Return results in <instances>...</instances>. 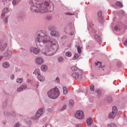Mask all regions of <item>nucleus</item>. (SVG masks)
Listing matches in <instances>:
<instances>
[{
    "mask_svg": "<svg viewBox=\"0 0 127 127\" xmlns=\"http://www.w3.org/2000/svg\"><path fill=\"white\" fill-rule=\"evenodd\" d=\"M12 54V52L10 51H7V53H5L4 58L6 60H7L9 58V56Z\"/></svg>",
    "mask_w": 127,
    "mask_h": 127,
    "instance_id": "nucleus-14",
    "label": "nucleus"
},
{
    "mask_svg": "<svg viewBox=\"0 0 127 127\" xmlns=\"http://www.w3.org/2000/svg\"><path fill=\"white\" fill-rule=\"evenodd\" d=\"M23 81V78H17L16 80L17 83H18L19 84H21L22 82Z\"/></svg>",
    "mask_w": 127,
    "mask_h": 127,
    "instance_id": "nucleus-27",
    "label": "nucleus"
},
{
    "mask_svg": "<svg viewBox=\"0 0 127 127\" xmlns=\"http://www.w3.org/2000/svg\"><path fill=\"white\" fill-rule=\"evenodd\" d=\"M7 46V43H5L3 45H0V51L3 52L4 51V49L6 48Z\"/></svg>",
    "mask_w": 127,
    "mask_h": 127,
    "instance_id": "nucleus-16",
    "label": "nucleus"
},
{
    "mask_svg": "<svg viewBox=\"0 0 127 127\" xmlns=\"http://www.w3.org/2000/svg\"><path fill=\"white\" fill-rule=\"evenodd\" d=\"M2 58H3V57L2 56H0V61H1V59H2Z\"/></svg>",
    "mask_w": 127,
    "mask_h": 127,
    "instance_id": "nucleus-54",
    "label": "nucleus"
},
{
    "mask_svg": "<svg viewBox=\"0 0 127 127\" xmlns=\"http://www.w3.org/2000/svg\"><path fill=\"white\" fill-rule=\"evenodd\" d=\"M114 30L116 31H119L120 30V28H119V27H118V26H116L115 27H114Z\"/></svg>",
    "mask_w": 127,
    "mask_h": 127,
    "instance_id": "nucleus-41",
    "label": "nucleus"
},
{
    "mask_svg": "<svg viewBox=\"0 0 127 127\" xmlns=\"http://www.w3.org/2000/svg\"><path fill=\"white\" fill-rule=\"evenodd\" d=\"M66 36H63V37H62V39H66Z\"/></svg>",
    "mask_w": 127,
    "mask_h": 127,
    "instance_id": "nucleus-49",
    "label": "nucleus"
},
{
    "mask_svg": "<svg viewBox=\"0 0 127 127\" xmlns=\"http://www.w3.org/2000/svg\"><path fill=\"white\" fill-rule=\"evenodd\" d=\"M27 83H29V82H30V80L28 79V80H27Z\"/></svg>",
    "mask_w": 127,
    "mask_h": 127,
    "instance_id": "nucleus-56",
    "label": "nucleus"
},
{
    "mask_svg": "<svg viewBox=\"0 0 127 127\" xmlns=\"http://www.w3.org/2000/svg\"><path fill=\"white\" fill-rule=\"evenodd\" d=\"M35 43L39 47H46V49L41 51V53L46 56H52L59 49L57 41L51 37L45 30L38 31L35 36Z\"/></svg>",
    "mask_w": 127,
    "mask_h": 127,
    "instance_id": "nucleus-1",
    "label": "nucleus"
},
{
    "mask_svg": "<svg viewBox=\"0 0 127 127\" xmlns=\"http://www.w3.org/2000/svg\"><path fill=\"white\" fill-rule=\"evenodd\" d=\"M9 0V1H11L12 0Z\"/></svg>",
    "mask_w": 127,
    "mask_h": 127,
    "instance_id": "nucleus-59",
    "label": "nucleus"
},
{
    "mask_svg": "<svg viewBox=\"0 0 127 127\" xmlns=\"http://www.w3.org/2000/svg\"><path fill=\"white\" fill-rule=\"evenodd\" d=\"M74 100H71L69 101V107H73L74 106Z\"/></svg>",
    "mask_w": 127,
    "mask_h": 127,
    "instance_id": "nucleus-26",
    "label": "nucleus"
},
{
    "mask_svg": "<svg viewBox=\"0 0 127 127\" xmlns=\"http://www.w3.org/2000/svg\"><path fill=\"white\" fill-rule=\"evenodd\" d=\"M70 35H71V36L74 35V32L73 31H71L70 32Z\"/></svg>",
    "mask_w": 127,
    "mask_h": 127,
    "instance_id": "nucleus-51",
    "label": "nucleus"
},
{
    "mask_svg": "<svg viewBox=\"0 0 127 127\" xmlns=\"http://www.w3.org/2000/svg\"><path fill=\"white\" fill-rule=\"evenodd\" d=\"M20 126V124L19 123H16L14 125V127H19Z\"/></svg>",
    "mask_w": 127,
    "mask_h": 127,
    "instance_id": "nucleus-42",
    "label": "nucleus"
},
{
    "mask_svg": "<svg viewBox=\"0 0 127 127\" xmlns=\"http://www.w3.org/2000/svg\"><path fill=\"white\" fill-rule=\"evenodd\" d=\"M117 65L118 66V67H121L122 66V63L120 62H118L117 63Z\"/></svg>",
    "mask_w": 127,
    "mask_h": 127,
    "instance_id": "nucleus-40",
    "label": "nucleus"
},
{
    "mask_svg": "<svg viewBox=\"0 0 127 127\" xmlns=\"http://www.w3.org/2000/svg\"><path fill=\"white\" fill-rule=\"evenodd\" d=\"M66 30H67V28H64L65 32H66V33H68V32Z\"/></svg>",
    "mask_w": 127,
    "mask_h": 127,
    "instance_id": "nucleus-53",
    "label": "nucleus"
},
{
    "mask_svg": "<svg viewBox=\"0 0 127 127\" xmlns=\"http://www.w3.org/2000/svg\"><path fill=\"white\" fill-rule=\"evenodd\" d=\"M64 61V58L62 56H60L58 58V62L59 63H62Z\"/></svg>",
    "mask_w": 127,
    "mask_h": 127,
    "instance_id": "nucleus-21",
    "label": "nucleus"
},
{
    "mask_svg": "<svg viewBox=\"0 0 127 127\" xmlns=\"http://www.w3.org/2000/svg\"><path fill=\"white\" fill-rule=\"evenodd\" d=\"M48 29L50 32H53L56 30V28L55 27H54V26H50L48 28Z\"/></svg>",
    "mask_w": 127,
    "mask_h": 127,
    "instance_id": "nucleus-20",
    "label": "nucleus"
},
{
    "mask_svg": "<svg viewBox=\"0 0 127 127\" xmlns=\"http://www.w3.org/2000/svg\"><path fill=\"white\" fill-rule=\"evenodd\" d=\"M76 127H80V126L78 125H77Z\"/></svg>",
    "mask_w": 127,
    "mask_h": 127,
    "instance_id": "nucleus-57",
    "label": "nucleus"
},
{
    "mask_svg": "<svg viewBox=\"0 0 127 127\" xmlns=\"http://www.w3.org/2000/svg\"><path fill=\"white\" fill-rule=\"evenodd\" d=\"M6 101H4L2 104V109H4L6 107Z\"/></svg>",
    "mask_w": 127,
    "mask_h": 127,
    "instance_id": "nucleus-29",
    "label": "nucleus"
},
{
    "mask_svg": "<svg viewBox=\"0 0 127 127\" xmlns=\"http://www.w3.org/2000/svg\"><path fill=\"white\" fill-rule=\"evenodd\" d=\"M17 0H13L12 1V4L13 5H15V4H16V1Z\"/></svg>",
    "mask_w": 127,
    "mask_h": 127,
    "instance_id": "nucleus-43",
    "label": "nucleus"
},
{
    "mask_svg": "<svg viewBox=\"0 0 127 127\" xmlns=\"http://www.w3.org/2000/svg\"><path fill=\"white\" fill-rule=\"evenodd\" d=\"M2 66L3 67V68H8V67H9L10 64H9V63L7 62H3L2 63Z\"/></svg>",
    "mask_w": 127,
    "mask_h": 127,
    "instance_id": "nucleus-19",
    "label": "nucleus"
},
{
    "mask_svg": "<svg viewBox=\"0 0 127 127\" xmlns=\"http://www.w3.org/2000/svg\"><path fill=\"white\" fill-rule=\"evenodd\" d=\"M97 96L98 97H100V96H101V93H100V91H98L97 92Z\"/></svg>",
    "mask_w": 127,
    "mask_h": 127,
    "instance_id": "nucleus-47",
    "label": "nucleus"
},
{
    "mask_svg": "<svg viewBox=\"0 0 127 127\" xmlns=\"http://www.w3.org/2000/svg\"><path fill=\"white\" fill-rule=\"evenodd\" d=\"M37 78L38 79L39 81H40V82H44L45 80V77L41 75V74L38 75Z\"/></svg>",
    "mask_w": 127,
    "mask_h": 127,
    "instance_id": "nucleus-17",
    "label": "nucleus"
},
{
    "mask_svg": "<svg viewBox=\"0 0 127 127\" xmlns=\"http://www.w3.org/2000/svg\"><path fill=\"white\" fill-rule=\"evenodd\" d=\"M38 86H39L38 84H37V87H38Z\"/></svg>",
    "mask_w": 127,
    "mask_h": 127,
    "instance_id": "nucleus-60",
    "label": "nucleus"
},
{
    "mask_svg": "<svg viewBox=\"0 0 127 127\" xmlns=\"http://www.w3.org/2000/svg\"><path fill=\"white\" fill-rule=\"evenodd\" d=\"M11 80H13L14 79V74H12L10 77Z\"/></svg>",
    "mask_w": 127,
    "mask_h": 127,
    "instance_id": "nucleus-46",
    "label": "nucleus"
},
{
    "mask_svg": "<svg viewBox=\"0 0 127 127\" xmlns=\"http://www.w3.org/2000/svg\"><path fill=\"white\" fill-rule=\"evenodd\" d=\"M26 124L28 125L29 127L32 125V123H31V121H27L26 122Z\"/></svg>",
    "mask_w": 127,
    "mask_h": 127,
    "instance_id": "nucleus-37",
    "label": "nucleus"
},
{
    "mask_svg": "<svg viewBox=\"0 0 127 127\" xmlns=\"http://www.w3.org/2000/svg\"><path fill=\"white\" fill-rule=\"evenodd\" d=\"M107 101L109 102V103H112V102H113V99H112V97H109Z\"/></svg>",
    "mask_w": 127,
    "mask_h": 127,
    "instance_id": "nucleus-38",
    "label": "nucleus"
},
{
    "mask_svg": "<svg viewBox=\"0 0 127 127\" xmlns=\"http://www.w3.org/2000/svg\"><path fill=\"white\" fill-rule=\"evenodd\" d=\"M65 14H67V15H74V13H72L70 12H66Z\"/></svg>",
    "mask_w": 127,
    "mask_h": 127,
    "instance_id": "nucleus-44",
    "label": "nucleus"
},
{
    "mask_svg": "<svg viewBox=\"0 0 127 127\" xmlns=\"http://www.w3.org/2000/svg\"><path fill=\"white\" fill-rule=\"evenodd\" d=\"M88 25L89 27L91 28V27H93V26L94 25V24H93V23H92L88 22Z\"/></svg>",
    "mask_w": 127,
    "mask_h": 127,
    "instance_id": "nucleus-39",
    "label": "nucleus"
},
{
    "mask_svg": "<svg viewBox=\"0 0 127 127\" xmlns=\"http://www.w3.org/2000/svg\"><path fill=\"white\" fill-rule=\"evenodd\" d=\"M50 35L51 36H53V37H59V32L58 31H54L53 32H50Z\"/></svg>",
    "mask_w": 127,
    "mask_h": 127,
    "instance_id": "nucleus-12",
    "label": "nucleus"
},
{
    "mask_svg": "<svg viewBox=\"0 0 127 127\" xmlns=\"http://www.w3.org/2000/svg\"><path fill=\"white\" fill-rule=\"evenodd\" d=\"M41 70L42 71H45L46 70H47V65L44 64L41 66Z\"/></svg>",
    "mask_w": 127,
    "mask_h": 127,
    "instance_id": "nucleus-23",
    "label": "nucleus"
},
{
    "mask_svg": "<svg viewBox=\"0 0 127 127\" xmlns=\"http://www.w3.org/2000/svg\"><path fill=\"white\" fill-rule=\"evenodd\" d=\"M99 64V67H102V63H100V62H98L97 63H95V66H98Z\"/></svg>",
    "mask_w": 127,
    "mask_h": 127,
    "instance_id": "nucleus-34",
    "label": "nucleus"
},
{
    "mask_svg": "<svg viewBox=\"0 0 127 127\" xmlns=\"http://www.w3.org/2000/svg\"><path fill=\"white\" fill-rule=\"evenodd\" d=\"M30 51L31 52H33V53H34V54H35L36 55H38V54H39V53H40V49L35 47L30 48Z\"/></svg>",
    "mask_w": 127,
    "mask_h": 127,
    "instance_id": "nucleus-8",
    "label": "nucleus"
},
{
    "mask_svg": "<svg viewBox=\"0 0 127 127\" xmlns=\"http://www.w3.org/2000/svg\"><path fill=\"white\" fill-rule=\"evenodd\" d=\"M47 19H48V20H50V19H51V16H48L47 17Z\"/></svg>",
    "mask_w": 127,
    "mask_h": 127,
    "instance_id": "nucleus-48",
    "label": "nucleus"
},
{
    "mask_svg": "<svg viewBox=\"0 0 127 127\" xmlns=\"http://www.w3.org/2000/svg\"><path fill=\"white\" fill-rule=\"evenodd\" d=\"M44 111H45L44 108H41L38 110L36 113V117H32V119L34 120H38V119H39V118H40V117L43 115Z\"/></svg>",
    "mask_w": 127,
    "mask_h": 127,
    "instance_id": "nucleus-5",
    "label": "nucleus"
},
{
    "mask_svg": "<svg viewBox=\"0 0 127 127\" xmlns=\"http://www.w3.org/2000/svg\"><path fill=\"white\" fill-rule=\"evenodd\" d=\"M64 109H66V105H64L61 109V112H63V111H64Z\"/></svg>",
    "mask_w": 127,
    "mask_h": 127,
    "instance_id": "nucleus-45",
    "label": "nucleus"
},
{
    "mask_svg": "<svg viewBox=\"0 0 127 127\" xmlns=\"http://www.w3.org/2000/svg\"><path fill=\"white\" fill-rule=\"evenodd\" d=\"M124 45L127 46V39L124 42Z\"/></svg>",
    "mask_w": 127,
    "mask_h": 127,
    "instance_id": "nucleus-52",
    "label": "nucleus"
},
{
    "mask_svg": "<svg viewBox=\"0 0 127 127\" xmlns=\"http://www.w3.org/2000/svg\"><path fill=\"white\" fill-rule=\"evenodd\" d=\"M88 30H90V28H88Z\"/></svg>",
    "mask_w": 127,
    "mask_h": 127,
    "instance_id": "nucleus-58",
    "label": "nucleus"
},
{
    "mask_svg": "<svg viewBox=\"0 0 127 127\" xmlns=\"http://www.w3.org/2000/svg\"><path fill=\"white\" fill-rule=\"evenodd\" d=\"M90 90H91L92 92H94V91H95V85H90Z\"/></svg>",
    "mask_w": 127,
    "mask_h": 127,
    "instance_id": "nucleus-32",
    "label": "nucleus"
},
{
    "mask_svg": "<svg viewBox=\"0 0 127 127\" xmlns=\"http://www.w3.org/2000/svg\"><path fill=\"white\" fill-rule=\"evenodd\" d=\"M86 123L88 125V126H91V125H92V124H93V119L89 118H87V120H86Z\"/></svg>",
    "mask_w": 127,
    "mask_h": 127,
    "instance_id": "nucleus-18",
    "label": "nucleus"
},
{
    "mask_svg": "<svg viewBox=\"0 0 127 127\" xmlns=\"http://www.w3.org/2000/svg\"><path fill=\"white\" fill-rule=\"evenodd\" d=\"M29 4L31 5L30 9L32 11L42 13L50 12L54 10V4L52 2L45 1L44 3H40L39 0H30Z\"/></svg>",
    "mask_w": 127,
    "mask_h": 127,
    "instance_id": "nucleus-2",
    "label": "nucleus"
},
{
    "mask_svg": "<svg viewBox=\"0 0 127 127\" xmlns=\"http://www.w3.org/2000/svg\"><path fill=\"white\" fill-rule=\"evenodd\" d=\"M27 87V85L23 84L17 89V92H22L23 90H26Z\"/></svg>",
    "mask_w": 127,
    "mask_h": 127,
    "instance_id": "nucleus-10",
    "label": "nucleus"
},
{
    "mask_svg": "<svg viewBox=\"0 0 127 127\" xmlns=\"http://www.w3.org/2000/svg\"><path fill=\"white\" fill-rule=\"evenodd\" d=\"M1 15V16H4V15H5L4 13H2Z\"/></svg>",
    "mask_w": 127,
    "mask_h": 127,
    "instance_id": "nucleus-55",
    "label": "nucleus"
},
{
    "mask_svg": "<svg viewBox=\"0 0 127 127\" xmlns=\"http://www.w3.org/2000/svg\"><path fill=\"white\" fill-rule=\"evenodd\" d=\"M33 74H35V75H37L38 76L40 74V70L39 69L37 68L35 70L34 72H33Z\"/></svg>",
    "mask_w": 127,
    "mask_h": 127,
    "instance_id": "nucleus-22",
    "label": "nucleus"
},
{
    "mask_svg": "<svg viewBox=\"0 0 127 127\" xmlns=\"http://www.w3.org/2000/svg\"><path fill=\"white\" fill-rule=\"evenodd\" d=\"M79 58V55L78 54H75L74 57H73V60H76V59H78Z\"/></svg>",
    "mask_w": 127,
    "mask_h": 127,
    "instance_id": "nucleus-33",
    "label": "nucleus"
},
{
    "mask_svg": "<svg viewBox=\"0 0 127 127\" xmlns=\"http://www.w3.org/2000/svg\"><path fill=\"white\" fill-rule=\"evenodd\" d=\"M65 56H67V57H71V56H72V53L70 52L67 51L65 53Z\"/></svg>",
    "mask_w": 127,
    "mask_h": 127,
    "instance_id": "nucleus-25",
    "label": "nucleus"
},
{
    "mask_svg": "<svg viewBox=\"0 0 127 127\" xmlns=\"http://www.w3.org/2000/svg\"><path fill=\"white\" fill-rule=\"evenodd\" d=\"M94 37L96 40L97 41V42L99 43V44H101V43H102V39H101V37H100V36L96 34L94 35Z\"/></svg>",
    "mask_w": 127,
    "mask_h": 127,
    "instance_id": "nucleus-15",
    "label": "nucleus"
},
{
    "mask_svg": "<svg viewBox=\"0 0 127 127\" xmlns=\"http://www.w3.org/2000/svg\"><path fill=\"white\" fill-rule=\"evenodd\" d=\"M36 63L38 65H41L44 63V59L41 57H39L36 59Z\"/></svg>",
    "mask_w": 127,
    "mask_h": 127,
    "instance_id": "nucleus-9",
    "label": "nucleus"
},
{
    "mask_svg": "<svg viewBox=\"0 0 127 127\" xmlns=\"http://www.w3.org/2000/svg\"><path fill=\"white\" fill-rule=\"evenodd\" d=\"M68 93V89L66 87H64V94L66 95Z\"/></svg>",
    "mask_w": 127,
    "mask_h": 127,
    "instance_id": "nucleus-30",
    "label": "nucleus"
},
{
    "mask_svg": "<svg viewBox=\"0 0 127 127\" xmlns=\"http://www.w3.org/2000/svg\"><path fill=\"white\" fill-rule=\"evenodd\" d=\"M3 11L4 12H5V13H7V12H8L9 10H8V8H7V7H5L3 9Z\"/></svg>",
    "mask_w": 127,
    "mask_h": 127,
    "instance_id": "nucleus-36",
    "label": "nucleus"
},
{
    "mask_svg": "<svg viewBox=\"0 0 127 127\" xmlns=\"http://www.w3.org/2000/svg\"><path fill=\"white\" fill-rule=\"evenodd\" d=\"M71 69L73 72H75V73L71 74V77L73 79L75 80H77V79H82V70H80L78 67L75 66H72L71 67Z\"/></svg>",
    "mask_w": 127,
    "mask_h": 127,
    "instance_id": "nucleus-4",
    "label": "nucleus"
},
{
    "mask_svg": "<svg viewBox=\"0 0 127 127\" xmlns=\"http://www.w3.org/2000/svg\"><path fill=\"white\" fill-rule=\"evenodd\" d=\"M47 95L50 99L55 100L60 96V90L58 88L55 87L48 91Z\"/></svg>",
    "mask_w": 127,
    "mask_h": 127,
    "instance_id": "nucleus-3",
    "label": "nucleus"
},
{
    "mask_svg": "<svg viewBox=\"0 0 127 127\" xmlns=\"http://www.w3.org/2000/svg\"><path fill=\"white\" fill-rule=\"evenodd\" d=\"M116 5H117L118 6H120V7L123 6V3L118 1L116 3Z\"/></svg>",
    "mask_w": 127,
    "mask_h": 127,
    "instance_id": "nucleus-31",
    "label": "nucleus"
},
{
    "mask_svg": "<svg viewBox=\"0 0 127 127\" xmlns=\"http://www.w3.org/2000/svg\"><path fill=\"white\" fill-rule=\"evenodd\" d=\"M56 80V81H58V82L60 81V78H59V77H57Z\"/></svg>",
    "mask_w": 127,
    "mask_h": 127,
    "instance_id": "nucleus-50",
    "label": "nucleus"
},
{
    "mask_svg": "<svg viewBox=\"0 0 127 127\" xmlns=\"http://www.w3.org/2000/svg\"><path fill=\"white\" fill-rule=\"evenodd\" d=\"M77 52L79 54L82 53V49H81V46H78L77 47Z\"/></svg>",
    "mask_w": 127,
    "mask_h": 127,
    "instance_id": "nucleus-24",
    "label": "nucleus"
},
{
    "mask_svg": "<svg viewBox=\"0 0 127 127\" xmlns=\"http://www.w3.org/2000/svg\"><path fill=\"white\" fill-rule=\"evenodd\" d=\"M108 127H117V125H116L115 123H111L110 124H108L107 125Z\"/></svg>",
    "mask_w": 127,
    "mask_h": 127,
    "instance_id": "nucleus-28",
    "label": "nucleus"
},
{
    "mask_svg": "<svg viewBox=\"0 0 127 127\" xmlns=\"http://www.w3.org/2000/svg\"><path fill=\"white\" fill-rule=\"evenodd\" d=\"M118 113V108L116 106H113L112 107V112L109 114V119H115L116 116H117V113Z\"/></svg>",
    "mask_w": 127,
    "mask_h": 127,
    "instance_id": "nucleus-6",
    "label": "nucleus"
},
{
    "mask_svg": "<svg viewBox=\"0 0 127 127\" xmlns=\"http://www.w3.org/2000/svg\"><path fill=\"white\" fill-rule=\"evenodd\" d=\"M8 16L6 17L3 20L4 23H5V24H7V20H8Z\"/></svg>",
    "mask_w": 127,
    "mask_h": 127,
    "instance_id": "nucleus-35",
    "label": "nucleus"
},
{
    "mask_svg": "<svg viewBox=\"0 0 127 127\" xmlns=\"http://www.w3.org/2000/svg\"><path fill=\"white\" fill-rule=\"evenodd\" d=\"M75 116L76 119L78 120H83L85 118V115H84V112L81 110L77 111L75 114Z\"/></svg>",
    "mask_w": 127,
    "mask_h": 127,
    "instance_id": "nucleus-7",
    "label": "nucleus"
},
{
    "mask_svg": "<svg viewBox=\"0 0 127 127\" xmlns=\"http://www.w3.org/2000/svg\"><path fill=\"white\" fill-rule=\"evenodd\" d=\"M97 15L98 16V21H99V22L102 23V22H103V13L102 12V11H99L97 13Z\"/></svg>",
    "mask_w": 127,
    "mask_h": 127,
    "instance_id": "nucleus-11",
    "label": "nucleus"
},
{
    "mask_svg": "<svg viewBox=\"0 0 127 127\" xmlns=\"http://www.w3.org/2000/svg\"><path fill=\"white\" fill-rule=\"evenodd\" d=\"M4 115L6 117H10V116L13 118H15V117H16V113L13 111H12L10 113H5Z\"/></svg>",
    "mask_w": 127,
    "mask_h": 127,
    "instance_id": "nucleus-13",
    "label": "nucleus"
}]
</instances>
